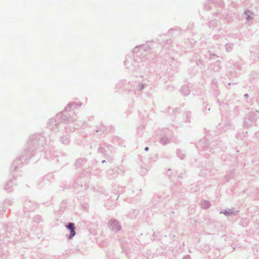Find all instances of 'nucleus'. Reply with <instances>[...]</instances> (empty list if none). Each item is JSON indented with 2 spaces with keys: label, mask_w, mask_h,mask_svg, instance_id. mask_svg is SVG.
I'll return each mask as SVG.
<instances>
[{
  "label": "nucleus",
  "mask_w": 259,
  "mask_h": 259,
  "mask_svg": "<svg viewBox=\"0 0 259 259\" xmlns=\"http://www.w3.org/2000/svg\"><path fill=\"white\" fill-rule=\"evenodd\" d=\"M67 228L68 229L70 230V234L69 235V238H71L73 236H74L75 234V232L74 228V224L72 223H69L67 226Z\"/></svg>",
  "instance_id": "nucleus-1"
},
{
  "label": "nucleus",
  "mask_w": 259,
  "mask_h": 259,
  "mask_svg": "<svg viewBox=\"0 0 259 259\" xmlns=\"http://www.w3.org/2000/svg\"><path fill=\"white\" fill-rule=\"evenodd\" d=\"M145 150L147 151L148 150V147H146L145 149Z\"/></svg>",
  "instance_id": "nucleus-2"
}]
</instances>
